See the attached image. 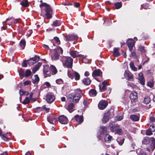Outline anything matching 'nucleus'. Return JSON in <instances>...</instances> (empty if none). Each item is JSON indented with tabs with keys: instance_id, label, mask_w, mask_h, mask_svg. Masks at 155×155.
<instances>
[{
	"instance_id": "1",
	"label": "nucleus",
	"mask_w": 155,
	"mask_h": 155,
	"mask_svg": "<svg viewBox=\"0 0 155 155\" xmlns=\"http://www.w3.org/2000/svg\"><path fill=\"white\" fill-rule=\"evenodd\" d=\"M81 94L83 95L81 90L80 89H77L74 92L68 95V99L71 102L77 103L79 101L81 97Z\"/></svg>"
},
{
	"instance_id": "2",
	"label": "nucleus",
	"mask_w": 155,
	"mask_h": 155,
	"mask_svg": "<svg viewBox=\"0 0 155 155\" xmlns=\"http://www.w3.org/2000/svg\"><path fill=\"white\" fill-rule=\"evenodd\" d=\"M40 8L45 7L44 10L45 12V15L47 19H49L52 18L53 13V10L51 6L47 3H44L41 4L39 5Z\"/></svg>"
},
{
	"instance_id": "3",
	"label": "nucleus",
	"mask_w": 155,
	"mask_h": 155,
	"mask_svg": "<svg viewBox=\"0 0 155 155\" xmlns=\"http://www.w3.org/2000/svg\"><path fill=\"white\" fill-rule=\"evenodd\" d=\"M101 130H99L97 133V137L99 139L101 140V137L103 135H105L108 134L107 131V128L106 126H101L100 127Z\"/></svg>"
},
{
	"instance_id": "4",
	"label": "nucleus",
	"mask_w": 155,
	"mask_h": 155,
	"mask_svg": "<svg viewBox=\"0 0 155 155\" xmlns=\"http://www.w3.org/2000/svg\"><path fill=\"white\" fill-rule=\"evenodd\" d=\"M73 59L70 57H65L63 65L68 68H71L73 66Z\"/></svg>"
},
{
	"instance_id": "5",
	"label": "nucleus",
	"mask_w": 155,
	"mask_h": 155,
	"mask_svg": "<svg viewBox=\"0 0 155 155\" xmlns=\"http://www.w3.org/2000/svg\"><path fill=\"white\" fill-rule=\"evenodd\" d=\"M77 35L74 34H69L64 36V40L66 41H77L78 39Z\"/></svg>"
},
{
	"instance_id": "6",
	"label": "nucleus",
	"mask_w": 155,
	"mask_h": 155,
	"mask_svg": "<svg viewBox=\"0 0 155 155\" xmlns=\"http://www.w3.org/2000/svg\"><path fill=\"white\" fill-rule=\"evenodd\" d=\"M58 118L55 114L52 113L49 114L47 118L48 121L52 124H54L57 121Z\"/></svg>"
},
{
	"instance_id": "7",
	"label": "nucleus",
	"mask_w": 155,
	"mask_h": 155,
	"mask_svg": "<svg viewBox=\"0 0 155 155\" xmlns=\"http://www.w3.org/2000/svg\"><path fill=\"white\" fill-rule=\"evenodd\" d=\"M55 99V97L51 93H47L46 96V100L48 103L53 102Z\"/></svg>"
},
{
	"instance_id": "8",
	"label": "nucleus",
	"mask_w": 155,
	"mask_h": 155,
	"mask_svg": "<svg viewBox=\"0 0 155 155\" xmlns=\"http://www.w3.org/2000/svg\"><path fill=\"white\" fill-rule=\"evenodd\" d=\"M43 72L45 77L51 76L50 67H49L48 65H45L44 66Z\"/></svg>"
},
{
	"instance_id": "9",
	"label": "nucleus",
	"mask_w": 155,
	"mask_h": 155,
	"mask_svg": "<svg viewBox=\"0 0 155 155\" xmlns=\"http://www.w3.org/2000/svg\"><path fill=\"white\" fill-rule=\"evenodd\" d=\"M108 104V103L107 101L104 100H101L98 104V107L100 110H103L106 108Z\"/></svg>"
},
{
	"instance_id": "10",
	"label": "nucleus",
	"mask_w": 155,
	"mask_h": 155,
	"mask_svg": "<svg viewBox=\"0 0 155 155\" xmlns=\"http://www.w3.org/2000/svg\"><path fill=\"white\" fill-rule=\"evenodd\" d=\"M58 120L62 124H66L68 122V119L66 116L61 115L58 118Z\"/></svg>"
},
{
	"instance_id": "11",
	"label": "nucleus",
	"mask_w": 155,
	"mask_h": 155,
	"mask_svg": "<svg viewBox=\"0 0 155 155\" xmlns=\"http://www.w3.org/2000/svg\"><path fill=\"white\" fill-rule=\"evenodd\" d=\"M124 77L128 80L131 81L134 79V76L129 71L126 70L124 73Z\"/></svg>"
},
{
	"instance_id": "12",
	"label": "nucleus",
	"mask_w": 155,
	"mask_h": 155,
	"mask_svg": "<svg viewBox=\"0 0 155 155\" xmlns=\"http://www.w3.org/2000/svg\"><path fill=\"white\" fill-rule=\"evenodd\" d=\"M73 119V120H75L78 124H81L84 121L83 116H79L78 114L75 115Z\"/></svg>"
},
{
	"instance_id": "13",
	"label": "nucleus",
	"mask_w": 155,
	"mask_h": 155,
	"mask_svg": "<svg viewBox=\"0 0 155 155\" xmlns=\"http://www.w3.org/2000/svg\"><path fill=\"white\" fill-rule=\"evenodd\" d=\"M102 86L101 84L99 85L100 91L101 92L105 91L107 88L106 86L108 85V83L106 81H104L102 82Z\"/></svg>"
},
{
	"instance_id": "14",
	"label": "nucleus",
	"mask_w": 155,
	"mask_h": 155,
	"mask_svg": "<svg viewBox=\"0 0 155 155\" xmlns=\"http://www.w3.org/2000/svg\"><path fill=\"white\" fill-rule=\"evenodd\" d=\"M127 43L130 51H132L134 45V41L131 39H129L127 41Z\"/></svg>"
},
{
	"instance_id": "15",
	"label": "nucleus",
	"mask_w": 155,
	"mask_h": 155,
	"mask_svg": "<svg viewBox=\"0 0 155 155\" xmlns=\"http://www.w3.org/2000/svg\"><path fill=\"white\" fill-rule=\"evenodd\" d=\"M138 79L140 82V83L142 85H144L145 83V79L143 76V73L140 72L138 75Z\"/></svg>"
},
{
	"instance_id": "16",
	"label": "nucleus",
	"mask_w": 155,
	"mask_h": 155,
	"mask_svg": "<svg viewBox=\"0 0 155 155\" xmlns=\"http://www.w3.org/2000/svg\"><path fill=\"white\" fill-rule=\"evenodd\" d=\"M102 72L100 69L95 70L92 73L93 77L96 76L102 77Z\"/></svg>"
},
{
	"instance_id": "17",
	"label": "nucleus",
	"mask_w": 155,
	"mask_h": 155,
	"mask_svg": "<svg viewBox=\"0 0 155 155\" xmlns=\"http://www.w3.org/2000/svg\"><path fill=\"white\" fill-rule=\"evenodd\" d=\"M110 129L111 131H116V130L118 128L120 127V126L117 124H115L114 123L110 124Z\"/></svg>"
},
{
	"instance_id": "18",
	"label": "nucleus",
	"mask_w": 155,
	"mask_h": 155,
	"mask_svg": "<svg viewBox=\"0 0 155 155\" xmlns=\"http://www.w3.org/2000/svg\"><path fill=\"white\" fill-rule=\"evenodd\" d=\"M152 150H153L155 148V139L153 137L150 138L149 144Z\"/></svg>"
},
{
	"instance_id": "19",
	"label": "nucleus",
	"mask_w": 155,
	"mask_h": 155,
	"mask_svg": "<svg viewBox=\"0 0 155 155\" xmlns=\"http://www.w3.org/2000/svg\"><path fill=\"white\" fill-rule=\"evenodd\" d=\"M113 139L112 136L108 134L104 135V140L107 143H110L111 140Z\"/></svg>"
},
{
	"instance_id": "20",
	"label": "nucleus",
	"mask_w": 155,
	"mask_h": 155,
	"mask_svg": "<svg viewBox=\"0 0 155 155\" xmlns=\"http://www.w3.org/2000/svg\"><path fill=\"white\" fill-rule=\"evenodd\" d=\"M50 69L51 74L53 75L56 74L58 72L56 68L53 65H50Z\"/></svg>"
},
{
	"instance_id": "21",
	"label": "nucleus",
	"mask_w": 155,
	"mask_h": 155,
	"mask_svg": "<svg viewBox=\"0 0 155 155\" xmlns=\"http://www.w3.org/2000/svg\"><path fill=\"white\" fill-rule=\"evenodd\" d=\"M130 98L131 100H135L138 98V94L136 91H133L130 95Z\"/></svg>"
},
{
	"instance_id": "22",
	"label": "nucleus",
	"mask_w": 155,
	"mask_h": 155,
	"mask_svg": "<svg viewBox=\"0 0 155 155\" xmlns=\"http://www.w3.org/2000/svg\"><path fill=\"white\" fill-rule=\"evenodd\" d=\"M61 20H55L53 21L51 25L54 27L60 26L61 24Z\"/></svg>"
},
{
	"instance_id": "23",
	"label": "nucleus",
	"mask_w": 155,
	"mask_h": 155,
	"mask_svg": "<svg viewBox=\"0 0 155 155\" xmlns=\"http://www.w3.org/2000/svg\"><path fill=\"white\" fill-rule=\"evenodd\" d=\"M114 110L112 109H110L109 110H107L106 112L105 113L107 114L109 116V117L110 119L111 117H113L114 115Z\"/></svg>"
},
{
	"instance_id": "24",
	"label": "nucleus",
	"mask_w": 155,
	"mask_h": 155,
	"mask_svg": "<svg viewBox=\"0 0 155 155\" xmlns=\"http://www.w3.org/2000/svg\"><path fill=\"white\" fill-rule=\"evenodd\" d=\"M82 81L84 85H89L91 84V81L89 78H86L83 79Z\"/></svg>"
},
{
	"instance_id": "25",
	"label": "nucleus",
	"mask_w": 155,
	"mask_h": 155,
	"mask_svg": "<svg viewBox=\"0 0 155 155\" xmlns=\"http://www.w3.org/2000/svg\"><path fill=\"white\" fill-rule=\"evenodd\" d=\"M59 56L60 54L58 52L55 51L53 55L51 56L52 60L56 61L59 59Z\"/></svg>"
},
{
	"instance_id": "26",
	"label": "nucleus",
	"mask_w": 155,
	"mask_h": 155,
	"mask_svg": "<svg viewBox=\"0 0 155 155\" xmlns=\"http://www.w3.org/2000/svg\"><path fill=\"white\" fill-rule=\"evenodd\" d=\"M42 63L39 62L33 68L32 71L33 73L34 74L39 68L40 67Z\"/></svg>"
},
{
	"instance_id": "27",
	"label": "nucleus",
	"mask_w": 155,
	"mask_h": 155,
	"mask_svg": "<svg viewBox=\"0 0 155 155\" xmlns=\"http://www.w3.org/2000/svg\"><path fill=\"white\" fill-rule=\"evenodd\" d=\"M130 118L133 121H137L139 120L140 117L136 115L133 114L130 116Z\"/></svg>"
},
{
	"instance_id": "28",
	"label": "nucleus",
	"mask_w": 155,
	"mask_h": 155,
	"mask_svg": "<svg viewBox=\"0 0 155 155\" xmlns=\"http://www.w3.org/2000/svg\"><path fill=\"white\" fill-rule=\"evenodd\" d=\"M110 119L109 117V116L107 115V114L104 113L102 119V122L103 123H106Z\"/></svg>"
},
{
	"instance_id": "29",
	"label": "nucleus",
	"mask_w": 155,
	"mask_h": 155,
	"mask_svg": "<svg viewBox=\"0 0 155 155\" xmlns=\"http://www.w3.org/2000/svg\"><path fill=\"white\" fill-rule=\"evenodd\" d=\"M115 8L117 9L120 8L122 6V2H117L113 4Z\"/></svg>"
},
{
	"instance_id": "30",
	"label": "nucleus",
	"mask_w": 155,
	"mask_h": 155,
	"mask_svg": "<svg viewBox=\"0 0 155 155\" xmlns=\"http://www.w3.org/2000/svg\"><path fill=\"white\" fill-rule=\"evenodd\" d=\"M150 138L148 137H145L142 141L143 144L148 145L149 144Z\"/></svg>"
},
{
	"instance_id": "31",
	"label": "nucleus",
	"mask_w": 155,
	"mask_h": 155,
	"mask_svg": "<svg viewBox=\"0 0 155 155\" xmlns=\"http://www.w3.org/2000/svg\"><path fill=\"white\" fill-rule=\"evenodd\" d=\"M154 79L152 78L150 79L147 82V86L150 88H153L154 85Z\"/></svg>"
},
{
	"instance_id": "32",
	"label": "nucleus",
	"mask_w": 155,
	"mask_h": 155,
	"mask_svg": "<svg viewBox=\"0 0 155 155\" xmlns=\"http://www.w3.org/2000/svg\"><path fill=\"white\" fill-rule=\"evenodd\" d=\"M89 94L91 96L94 97L96 95L97 92L96 90L94 89H91L89 91Z\"/></svg>"
},
{
	"instance_id": "33",
	"label": "nucleus",
	"mask_w": 155,
	"mask_h": 155,
	"mask_svg": "<svg viewBox=\"0 0 155 155\" xmlns=\"http://www.w3.org/2000/svg\"><path fill=\"white\" fill-rule=\"evenodd\" d=\"M113 55L115 57H118L120 56V54L119 52L118 49L117 48H114Z\"/></svg>"
},
{
	"instance_id": "34",
	"label": "nucleus",
	"mask_w": 155,
	"mask_h": 155,
	"mask_svg": "<svg viewBox=\"0 0 155 155\" xmlns=\"http://www.w3.org/2000/svg\"><path fill=\"white\" fill-rule=\"evenodd\" d=\"M20 4L24 7H28L29 6V3L28 0H23L21 2Z\"/></svg>"
},
{
	"instance_id": "35",
	"label": "nucleus",
	"mask_w": 155,
	"mask_h": 155,
	"mask_svg": "<svg viewBox=\"0 0 155 155\" xmlns=\"http://www.w3.org/2000/svg\"><path fill=\"white\" fill-rule=\"evenodd\" d=\"M26 44V41L24 39H21L20 41V46L22 49L24 48Z\"/></svg>"
},
{
	"instance_id": "36",
	"label": "nucleus",
	"mask_w": 155,
	"mask_h": 155,
	"mask_svg": "<svg viewBox=\"0 0 155 155\" xmlns=\"http://www.w3.org/2000/svg\"><path fill=\"white\" fill-rule=\"evenodd\" d=\"M54 51L56 52H58L59 54H63V50L62 48H61L60 46L57 47V48H56L54 49Z\"/></svg>"
},
{
	"instance_id": "37",
	"label": "nucleus",
	"mask_w": 155,
	"mask_h": 155,
	"mask_svg": "<svg viewBox=\"0 0 155 155\" xmlns=\"http://www.w3.org/2000/svg\"><path fill=\"white\" fill-rule=\"evenodd\" d=\"M76 51H70V54L73 58H75L76 57L80 56V55H77L76 54Z\"/></svg>"
},
{
	"instance_id": "38",
	"label": "nucleus",
	"mask_w": 155,
	"mask_h": 155,
	"mask_svg": "<svg viewBox=\"0 0 155 155\" xmlns=\"http://www.w3.org/2000/svg\"><path fill=\"white\" fill-rule=\"evenodd\" d=\"M0 136L1 138L5 141H8L10 139L9 138L7 137L6 134H3Z\"/></svg>"
},
{
	"instance_id": "39",
	"label": "nucleus",
	"mask_w": 155,
	"mask_h": 155,
	"mask_svg": "<svg viewBox=\"0 0 155 155\" xmlns=\"http://www.w3.org/2000/svg\"><path fill=\"white\" fill-rule=\"evenodd\" d=\"M74 106V104L73 103H71L68 105V110L71 113L72 112V110Z\"/></svg>"
},
{
	"instance_id": "40",
	"label": "nucleus",
	"mask_w": 155,
	"mask_h": 155,
	"mask_svg": "<svg viewBox=\"0 0 155 155\" xmlns=\"http://www.w3.org/2000/svg\"><path fill=\"white\" fill-rule=\"evenodd\" d=\"M124 138L123 137H120V138H118L117 141L118 143L120 145H122L124 143Z\"/></svg>"
},
{
	"instance_id": "41",
	"label": "nucleus",
	"mask_w": 155,
	"mask_h": 155,
	"mask_svg": "<svg viewBox=\"0 0 155 155\" xmlns=\"http://www.w3.org/2000/svg\"><path fill=\"white\" fill-rule=\"evenodd\" d=\"M34 77L35 78V79H32V82L33 83L35 84L39 81V78L37 74L35 75Z\"/></svg>"
},
{
	"instance_id": "42",
	"label": "nucleus",
	"mask_w": 155,
	"mask_h": 155,
	"mask_svg": "<svg viewBox=\"0 0 155 155\" xmlns=\"http://www.w3.org/2000/svg\"><path fill=\"white\" fill-rule=\"evenodd\" d=\"M31 58L33 61V62H34L35 64L39 60L40 57L36 55L34 57Z\"/></svg>"
},
{
	"instance_id": "43",
	"label": "nucleus",
	"mask_w": 155,
	"mask_h": 155,
	"mask_svg": "<svg viewBox=\"0 0 155 155\" xmlns=\"http://www.w3.org/2000/svg\"><path fill=\"white\" fill-rule=\"evenodd\" d=\"M130 66L132 70L134 71H137V68L134 66L133 62H131L130 63Z\"/></svg>"
},
{
	"instance_id": "44",
	"label": "nucleus",
	"mask_w": 155,
	"mask_h": 155,
	"mask_svg": "<svg viewBox=\"0 0 155 155\" xmlns=\"http://www.w3.org/2000/svg\"><path fill=\"white\" fill-rule=\"evenodd\" d=\"M123 133L122 129L118 128L115 131V134H118L119 135H122Z\"/></svg>"
},
{
	"instance_id": "45",
	"label": "nucleus",
	"mask_w": 155,
	"mask_h": 155,
	"mask_svg": "<svg viewBox=\"0 0 155 155\" xmlns=\"http://www.w3.org/2000/svg\"><path fill=\"white\" fill-rule=\"evenodd\" d=\"M138 50L142 54H144L146 52V50L145 49L144 47L141 45L139 47Z\"/></svg>"
},
{
	"instance_id": "46",
	"label": "nucleus",
	"mask_w": 155,
	"mask_h": 155,
	"mask_svg": "<svg viewBox=\"0 0 155 155\" xmlns=\"http://www.w3.org/2000/svg\"><path fill=\"white\" fill-rule=\"evenodd\" d=\"M25 72L23 70L21 69L19 72V75L20 78L21 79H22V78L25 77Z\"/></svg>"
},
{
	"instance_id": "47",
	"label": "nucleus",
	"mask_w": 155,
	"mask_h": 155,
	"mask_svg": "<svg viewBox=\"0 0 155 155\" xmlns=\"http://www.w3.org/2000/svg\"><path fill=\"white\" fill-rule=\"evenodd\" d=\"M74 74L75 79L76 81L79 80L80 78V75L79 73L76 71H75Z\"/></svg>"
},
{
	"instance_id": "48",
	"label": "nucleus",
	"mask_w": 155,
	"mask_h": 155,
	"mask_svg": "<svg viewBox=\"0 0 155 155\" xmlns=\"http://www.w3.org/2000/svg\"><path fill=\"white\" fill-rule=\"evenodd\" d=\"M150 101V98L149 97H147L144 98L143 102L144 103L147 104Z\"/></svg>"
},
{
	"instance_id": "49",
	"label": "nucleus",
	"mask_w": 155,
	"mask_h": 155,
	"mask_svg": "<svg viewBox=\"0 0 155 155\" xmlns=\"http://www.w3.org/2000/svg\"><path fill=\"white\" fill-rule=\"evenodd\" d=\"M31 72L29 69H27L26 70V71L25 74V77H28L30 76L31 74Z\"/></svg>"
},
{
	"instance_id": "50",
	"label": "nucleus",
	"mask_w": 155,
	"mask_h": 155,
	"mask_svg": "<svg viewBox=\"0 0 155 155\" xmlns=\"http://www.w3.org/2000/svg\"><path fill=\"white\" fill-rule=\"evenodd\" d=\"M42 107H37L34 109V111L35 113H39L42 110Z\"/></svg>"
},
{
	"instance_id": "51",
	"label": "nucleus",
	"mask_w": 155,
	"mask_h": 155,
	"mask_svg": "<svg viewBox=\"0 0 155 155\" xmlns=\"http://www.w3.org/2000/svg\"><path fill=\"white\" fill-rule=\"evenodd\" d=\"M150 128H148L146 131L145 134L147 135L150 136L153 133L152 131L150 130Z\"/></svg>"
},
{
	"instance_id": "52",
	"label": "nucleus",
	"mask_w": 155,
	"mask_h": 155,
	"mask_svg": "<svg viewBox=\"0 0 155 155\" xmlns=\"http://www.w3.org/2000/svg\"><path fill=\"white\" fill-rule=\"evenodd\" d=\"M30 102V100L28 97H26L25 99L22 102V103L24 104H26Z\"/></svg>"
},
{
	"instance_id": "53",
	"label": "nucleus",
	"mask_w": 155,
	"mask_h": 155,
	"mask_svg": "<svg viewBox=\"0 0 155 155\" xmlns=\"http://www.w3.org/2000/svg\"><path fill=\"white\" fill-rule=\"evenodd\" d=\"M55 42L58 45H59L60 44L61 42L60 40L58 37H54L53 38Z\"/></svg>"
},
{
	"instance_id": "54",
	"label": "nucleus",
	"mask_w": 155,
	"mask_h": 155,
	"mask_svg": "<svg viewBox=\"0 0 155 155\" xmlns=\"http://www.w3.org/2000/svg\"><path fill=\"white\" fill-rule=\"evenodd\" d=\"M56 83L58 84H61L64 83V81L61 79H59L56 80Z\"/></svg>"
},
{
	"instance_id": "55",
	"label": "nucleus",
	"mask_w": 155,
	"mask_h": 155,
	"mask_svg": "<svg viewBox=\"0 0 155 155\" xmlns=\"http://www.w3.org/2000/svg\"><path fill=\"white\" fill-rule=\"evenodd\" d=\"M28 60H24L21 64V66L23 67H26L27 66Z\"/></svg>"
},
{
	"instance_id": "56",
	"label": "nucleus",
	"mask_w": 155,
	"mask_h": 155,
	"mask_svg": "<svg viewBox=\"0 0 155 155\" xmlns=\"http://www.w3.org/2000/svg\"><path fill=\"white\" fill-rule=\"evenodd\" d=\"M149 128H150L152 132H154L155 131V124H152L151 125Z\"/></svg>"
},
{
	"instance_id": "57",
	"label": "nucleus",
	"mask_w": 155,
	"mask_h": 155,
	"mask_svg": "<svg viewBox=\"0 0 155 155\" xmlns=\"http://www.w3.org/2000/svg\"><path fill=\"white\" fill-rule=\"evenodd\" d=\"M141 7L145 9H147L148 8L149 5L148 4H143L141 5Z\"/></svg>"
},
{
	"instance_id": "58",
	"label": "nucleus",
	"mask_w": 155,
	"mask_h": 155,
	"mask_svg": "<svg viewBox=\"0 0 155 155\" xmlns=\"http://www.w3.org/2000/svg\"><path fill=\"white\" fill-rule=\"evenodd\" d=\"M42 109L45 110V112L46 113H48L50 111V109L49 108H47L45 106H43L42 107Z\"/></svg>"
},
{
	"instance_id": "59",
	"label": "nucleus",
	"mask_w": 155,
	"mask_h": 155,
	"mask_svg": "<svg viewBox=\"0 0 155 155\" xmlns=\"http://www.w3.org/2000/svg\"><path fill=\"white\" fill-rule=\"evenodd\" d=\"M28 64L29 65H33L35 63L34 62H33L31 58L29 60H28Z\"/></svg>"
},
{
	"instance_id": "60",
	"label": "nucleus",
	"mask_w": 155,
	"mask_h": 155,
	"mask_svg": "<svg viewBox=\"0 0 155 155\" xmlns=\"http://www.w3.org/2000/svg\"><path fill=\"white\" fill-rule=\"evenodd\" d=\"M68 76L70 78L73 79L74 78V74L68 73Z\"/></svg>"
},
{
	"instance_id": "61",
	"label": "nucleus",
	"mask_w": 155,
	"mask_h": 155,
	"mask_svg": "<svg viewBox=\"0 0 155 155\" xmlns=\"http://www.w3.org/2000/svg\"><path fill=\"white\" fill-rule=\"evenodd\" d=\"M111 91V89L110 88H107L105 91H106V93L107 94V95H109L110 94ZM105 93H106V92H105Z\"/></svg>"
},
{
	"instance_id": "62",
	"label": "nucleus",
	"mask_w": 155,
	"mask_h": 155,
	"mask_svg": "<svg viewBox=\"0 0 155 155\" xmlns=\"http://www.w3.org/2000/svg\"><path fill=\"white\" fill-rule=\"evenodd\" d=\"M24 85H27L31 84V81H24L23 83Z\"/></svg>"
},
{
	"instance_id": "63",
	"label": "nucleus",
	"mask_w": 155,
	"mask_h": 155,
	"mask_svg": "<svg viewBox=\"0 0 155 155\" xmlns=\"http://www.w3.org/2000/svg\"><path fill=\"white\" fill-rule=\"evenodd\" d=\"M131 55L134 58H137L136 53L135 51H133L131 53Z\"/></svg>"
},
{
	"instance_id": "64",
	"label": "nucleus",
	"mask_w": 155,
	"mask_h": 155,
	"mask_svg": "<svg viewBox=\"0 0 155 155\" xmlns=\"http://www.w3.org/2000/svg\"><path fill=\"white\" fill-rule=\"evenodd\" d=\"M32 30H29L28 31L27 33L28 37L30 36L32 34Z\"/></svg>"
}]
</instances>
